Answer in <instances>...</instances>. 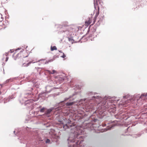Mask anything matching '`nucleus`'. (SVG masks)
I'll use <instances>...</instances> for the list:
<instances>
[{
    "label": "nucleus",
    "instance_id": "obj_10",
    "mask_svg": "<svg viewBox=\"0 0 147 147\" xmlns=\"http://www.w3.org/2000/svg\"><path fill=\"white\" fill-rule=\"evenodd\" d=\"M96 27L95 26H92V25H90L88 27V30L86 34V35L87 34L90 32V37H92L94 35V32H95L96 30Z\"/></svg>",
    "mask_w": 147,
    "mask_h": 147
},
{
    "label": "nucleus",
    "instance_id": "obj_43",
    "mask_svg": "<svg viewBox=\"0 0 147 147\" xmlns=\"http://www.w3.org/2000/svg\"><path fill=\"white\" fill-rule=\"evenodd\" d=\"M145 131H146V133H147V129H146V130H145Z\"/></svg>",
    "mask_w": 147,
    "mask_h": 147
},
{
    "label": "nucleus",
    "instance_id": "obj_51",
    "mask_svg": "<svg viewBox=\"0 0 147 147\" xmlns=\"http://www.w3.org/2000/svg\"><path fill=\"white\" fill-rule=\"evenodd\" d=\"M14 59H15V60H16V59H15V58H14Z\"/></svg>",
    "mask_w": 147,
    "mask_h": 147
},
{
    "label": "nucleus",
    "instance_id": "obj_47",
    "mask_svg": "<svg viewBox=\"0 0 147 147\" xmlns=\"http://www.w3.org/2000/svg\"><path fill=\"white\" fill-rule=\"evenodd\" d=\"M1 98H1V97H0V100L1 99Z\"/></svg>",
    "mask_w": 147,
    "mask_h": 147
},
{
    "label": "nucleus",
    "instance_id": "obj_31",
    "mask_svg": "<svg viewBox=\"0 0 147 147\" xmlns=\"http://www.w3.org/2000/svg\"><path fill=\"white\" fill-rule=\"evenodd\" d=\"M69 85H70L71 87H74L75 86V84H72L71 81L70 82V83L69 84Z\"/></svg>",
    "mask_w": 147,
    "mask_h": 147
},
{
    "label": "nucleus",
    "instance_id": "obj_39",
    "mask_svg": "<svg viewBox=\"0 0 147 147\" xmlns=\"http://www.w3.org/2000/svg\"><path fill=\"white\" fill-rule=\"evenodd\" d=\"M1 20L0 21V22H1L3 20V18L2 17L1 18Z\"/></svg>",
    "mask_w": 147,
    "mask_h": 147
},
{
    "label": "nucleus",
    "instance_id": "obj_25",
    "mask_svg": "<svg viewBox=\"0 0 147 147\" xmlns=\"http://www.w3.org/2000/svg\"><path fill=\"white\" fill-rule=\"evenodd\" d=\"M64 79L63 78L59 77L58 79V80L60 82H62L64 81Z\"/></svg>",
    "mask_w": 147,
    "mask_h": 147
},
{
    "label": "nucleus",
    "instance_id": "obj_22",
    "mask_svg": "<svg viewBox=\"0 0 147 147\" xmlns=\"http://www.w3.org/2000/svg\"><path fill=\"white\" fill-rule=\"evenodd\" d=\"M102 21V20H101L100 19L99 20H98V21L96 23V24L95 26H98L100 25V23Z\"/></svg>",
    "mask_w": 147,
    "mask_h": 147
},
{
    "label": "nucleus",
    "instance_id": "obj_27",
    "mask_svg": "<svg viewBox=\"0 0 147 147\" xmlns=\"http://www.w3.org/2000/svg\"><path fill=\"white\" fill-rule=\"evenodd\" d=\"M13 81V79L12 78H10L9 79L5 81L6 83H8L9 82H12Z\"/></svg>",
    "mask_w": 147,
    "mask_h": 147
},
{
    "label": "nucleus",
    "instance_id": "obj_45",
    "mask_svg": "<svg viewBox=\"0 0 147 147\" xmlns=\"http://www.w3.org/2000/svg\"><path fill=\"white\" fill-rule=\"evenodd\" d=\"M18 54H18H18L17 55H16V56H17V57H18Z\"/></svg>",
    "mask_w": 147,
    "mask_h": 147
},
{
    "label": "nucleus",
    "instance_id": "obj_29",
    "mask_svg": "<svg viewBox=\"0 0 147 147\" xmlns=\"http://www.w3.org/2000/svg\"><path fill=\"white\" fill-rule=\"evenodd\" d=\"M47 71L49 72V73L50 74H54L55 73L56 71L54 70H53V72H51L49 70H47Z\"/></svg>",
    "mask_w": 147,
    "mask_h": 147
},
{
    "label": "nucleus",
    "instance_id": "obj_18",
    "mask_svg": "<svg viewBox=\"0 0 147 147\" xmlns=\"http://www.w3.org/2000/svg\"><path fill=\"white\" fill-rule=\"evenodd\" d=\"M143 133H142L140 132L139 133L135 134L133 136V137L134 138H137L138 137H140V136Z\"/></svg>",
    "mask_w": 147,
    "mask_h": 147
},
{
    "label": "nucleus",
    "instance_id": "obj_3",
    "mask_svg": "<svg viewBox=\"0 0 147 147\" xmlns=\"http://www.w3.org/2000/svg\"><path fill=\"white\" fill-rule=\"evenodd\" d=\"M55 28L57 29L59 34L61 35L63 37L67 38L69 41L72 43L74 41V39L71 37L73 28L70 26L57 24L55 25Z\"/></svg>",
    "mask_w": 147,
    "mask_h": 147
},
{
    "label": "nucleus",
    "instance_id": "obj_13",
    "mask_svg": "<svg viewBox=\"0 0 147 147\" xmlns=\"http://www.w3.org/2000/svg\"><path fill=\"white\" fill-rule=\"evenodd\" d=\"M56 87H52L50 86H47L46 87V91L47 93H50L52 91L56 89Z\"/></svg>",
    "mask_w": 147,
    "mask_h": 147
},
{
    "label": "nucleus",
    "instance_id": "obj_6",
    "mask_svg": "<svg viewBox=\"0 0 147 147\" xmlns=\"http://www.w3.org/2000/svg\"><path fill=\"white\" fill-rule=\"evenodd\" d=\"M28 127H23L22 130H18L17 133V136H19L18 139H19L21 143L26 144L27 138L25 136L26 133L28 132Z\"/></svg>",
    "mask_w": 147,
    "mask_h": 147
},
{
    "label": "nucleus",
    "instance_id": "obj_41",
    "mask_svg": "<svg viewBox=\"0 0 147 147\" xmlns=\"http://www.w3.org/2000/svg\"><path fill=\"white\" fill-rule=\"evenodd\" d=\"M12 50H11V49L10 50V51H11V53H12L13 52V51H12Z\"/></svg>",
    "mask_w": 147,
    "mask_h": 147
},
{
    "label": "nucleus",
    "instance_id": "obj_12",
    "mask_svg": "<svg viewBox=\"0 0 147 147\" xmlns=\"http://www.w3.org/2000/svg\"><path fill=\"white\" fill-rule=\"evenodd\" d=\"M86 111L87 112H89L94 113L96 111H94L93 107L89 105L86 107Z\"/></svg>",
    "mask_w": 147,
    "mask_h": 147
},
{
    "label": "nucleus",
    "instance_id": "obj_48",
    "mask_svg": "<svg viewBox=\"0 0 147 147\" xmlns=\"http://www.w3.org/2000/svg\"><path fill=\"white\" fill-rule=\"evenodd\" d=\"M27 47H28V46H26V48H27Z\"/></svg>",
    "mask_w": 147,
    "mask_h": 147
},
{
    "label": "nucleus",
    "instance_id": "obj_36",
    "mask_svg": "<svg viewBox=\"0 0 147 147\" xmlns=\"http://www.w3.org/2000/svg\"><path fill=\"white\" fill-rule=\"evenodd\" d=\"M8 58H9L8 57H6V59L5 60V61H7V60H8Z\"/></svg>",
    "mask_w": 147,
    "mask_h": 147
},
{
    "label": "nucleus",
    "instance_id": "obj_30",
    "mask_svg": "<svg viewBox=\"0 0 147 147\" xmlns=\"http://www.w3.org/2000/svg\"><path fill=\"white\" fill-rule=\"evenodd\" d=\"M98 11L96 13V15H95V18H96L98 16V14H99V8L98 7Z\"/></svg>",
    "mask_w": 147,
    "mask_h": 147
},
{
    "label": "nucleus",
    "instance_id": "obj_46",
    "mask_svg": "<svg viewBox=\"0 0 147 147\" xmlns=\"http://www.w3.org/2000/svg\"><path fill=\"white\" fill-rule=\"evenodd\" d=\"M129 127H128L127 128L126 130H128V129H129Z\"/></svg>",
    "mask_w": 147,
    "mask_h": 147
},
{
    "label": "nucleus",
    "instance_id": "obj_33",
    "mask_svg": "<svg viewBox=\"0 0 147 147\" xmlns=\"http://www.w3.org/2000/svg\"><path fill=\"white\" fill-rule=\"evenodd\" d=\"M63 53V55L62 56H61V57H62L63 58H64L66 57V56L65 55V54H64V53Z\"/></svg>",
    "mask_w": 147,
    "mask_h": 147
},
{
    "label": "nucleus",
    "instance_id": "obj_26",
    "mask_svg": "<svg viewBox=\"0 0 147 147\" xmlns=\"http://www.w3.org/2000/svg\"><path fill=\"white\" fill-rule=\"evenodd\" d=\"M31 62H29L28 63H27V64H25V63H24L23 64V65L24 67H27L31 63Z\"/></svg>",
    "mask_w": 147,
    "mask_h": 147
},
{
    "label": "nucleus",
    "instance_id": "obj_9",
    "mask_svg": "<svg viewBox=\"0 0 147 147\" xmlns=\"http://www.w3.org/2000/svg\"><path fill=\"white\" fill-rule=\"evenodd\" d=\"M114 116L117 119L121 120L123 119L125 120H126L128 118V117L126 116L125 113L121 112H119L116 114Z\"/></svg>",
    "mask_w": 147,
    "mask_h": 147
},
{
    "label": "nucleus",
    "instance_id": "obj_28",
    "mask_svg": "<svg viewBox=\"0 0 147 147\" xmlns=\"http://www.w3.org/2000/svg\"><path fill=\"white\" fill-rule=\"evenodd\" d=\"M4 22H3V24H4L5 25L7 26L9 24V22L8 20H5V23L6 24H5Z\"/></svg>",
    "mask_w": 147,
    "mask_h": 147
},
{
    "label": "nucleus",
    "instance_id": "obj_2",
    "mask_svg": "<svg viewBox=\"0 0 147 147\" xmlns=\"http://www.w3.org/2000/svg\"><path fill=\"white\" fill-rule=\"evenodd\" d=\"M33 88H31L30 90L25 92L23 94L22 98V104L26 107L30 108V109H33V104L32 103L34 102H36L39 99V97L42 98H45L47 94V92H42L39 93L38 95L34 94L32 90Z\"/></svg>",
    "mask_w": 147,
    "mask_h": 147
},
{
    "label": "nucleus",
    "instance_id": "obj_7",
    "mask_svg": "<svg viewBox=\"0 0 147 147\" xmlns=\"http://www.w3.org/2000/svg\"><path fill=\"white\" fill-rule=\"evenodd\" d=\"M147 95H144V94H142L140 95V94H138L136 95H135L134 97H135L134 100L138 101L139 99L142 98V97L145 96H146ZM134 100L133 98L131 97V96L129 94L124 96L123 97V98L122 99V101L123 103H124L123 105L124 104H127L128 103L132 102Z\"/></svg>",
    "mask_w": 147,
    "mask_h": 147
},
{
    "label": "nucleus",
    "instance_id": "obj_16",
    "mask_svg": "<svg viewBox=\"0 0 147 147\" xmlns=\"http://www.w3.org/2000/svg\"><path fill=\"white\" fill-rule=\"evenodd\" d=\"M90 120L92 122L91 124H92V125L94 124L93 123L94 122V123L98 121V119L97 118H94V116H91L90 119Z\"/></svg>",
    "mask_w": 147,
    "mask_h": 147
},
{
    "label": "nucleus",
    "instance_id": "obj_20",
    "mask_svg": "<svg viewBox=\"0 0 147 147\" xmlns=\"http://www.w3.org/2000/svg\"><path fill=\"white\" fill-rule=\"evenodd\" d=\"M116 125L115 124H113L112 125H109L110 128H108V129H106V130L105 131H107L108 129V130H110L112 128H113Z\"/></svg>",
    "mask_w": 147,
    "mask_h": 147
},
{
    "label": "nucleus",
    "instance_id": "obj_38",
    "mask_svg": "<svg viewBox=\"0 0 147 147\" xmlns=\"http://www.w3.org/2000/svg\"><path fill=\"white\" fill-rule=\"evenodd\" d=\"M21 49V48H18L17 49H16V50H20Z\"/></svg>",
    "mask_w": 147,
    "mask_h": 147
},
{
    "label": "nucleus",
    "instance_id": "obj_53",
    "mask_svg": "<svg viewBox=\"0 0 147 147\" xmlns=\"http://www.w3.org/2000/svg\"><path fill=\"white\" fill-rule=\"evenodd\" d=\"M27 56H26L25 57H27Z\"/></svg>",
    "mask_w": 147,
    "mask_h": 147
},
{
    "label": "nucleus",
    "instance_id": "obj_50",
    "mask_svg": "<svg viewBox=\"0 0 147 147\" xmlns=\"http://www.w3.org/2000/svg\"><path fill=\"white\" fill-rule=\"evenodd\" d=\"M4 64V63H3V64H2V65H3Z\"/></svg>",
    "mask_w": 147,
    "mask_h": 147
},
{
    "label": "nucleus",
    "instance_id": "obj_56",
    "mask_svg": "<svg viewBox=\"0 0 147 147\" xmlns=\"http://www.w3.org/2000/svg\"><path fill=\"white\" fill-rule=\"evenodd\" d=\"M7 0H6V1H7Z\"/></svg>",
    "mask_w": 147,
    "mask_h": 147
},
{
    "label": "nucleus",
    "instance_id": "obj_32",
    "mask_svg": "<svg viewBox=\"0 0 147 147\" xmlns=\"http://www.w3.org/2000/svg\"><path fill=\"white\" fill-rule=\"evenodd\" d=\"M45 60V59H41L40 60L38 61V62H40L41 61L42 62V63L44 64L43 63H44L45 62H44V61Z\"/></svg>",
    "mask_w": 147,
    "mask_h": 147
},
{
    "label": "nucleus",
    "instance_id": "obj_21",
    "mask_svg": "<svg viewBox=\"0 0 147 147\" xmlns=\"http://www.w3.org/2000/svg\"><path fill=\"white\" fill-rule=\"evenodd\" d=\"M57 50V48L55 46H54L53 47L51 46V51H54V50Z\"/></svg>",
    "mask_w": 147,
    "mask_h": 147
},
{
    "label": "nucleus",
    "instance_id": "obj_14",
    "mask_svg": "<svg viewBox=\"0 0 147 147\" xmlns=\"http://www.w3.org/2000/svg\"><path fill=\"white\" fill-rule=\"evenodd\" d=\"M105 114L104 111L102 112L101 111H99L98 113L97 114V116L99 119H102L105 116Z\"/></svg>",
    "mask_w": 147,
    "mask_h": 147
},
{
    "label": "nucleus",
    "instance_id": "obj_44",
    "mask_svg": "<svg viewBox=\"0 0 147 147\" xmlns=\"http://www.w3.org/2000/svg\"><path fill=\"white\" fill-rule=\"evenodd\" d=\"M0 86H1V87H2L3 86V84H1Z\"/></svg>",
    "mask_w": 147,
    "mask_h": 147
},
{
    "label": "nucleus",
    "instance_id": "obj_52",
    "mask_svg": "<svg viewBox=\"0 0 147 147\" xmlns=\"http://www.w3.org/2000/svg\"><path fill=\"white\" fill-rule=\"evenodd\" d=\"M3 59H3H4V58H3V59Z\"/></svg>",
    "mask_w": 147,
    "mask_h": 147
},
{
    "label": "nucleus",
    "instance_id": "obj_8",
    "mask_svg": "<svg viewBox=\"0 0 147 147\" xmlns=\"http://www.w3.org/2000/svg\"><path fill=\"white\" fill-rule=\"evenodd\" d=\"M78 93L77 92H75L72 94V96H70L68 98H65L64 99V101H61L59 103L56 104L54 107L55 108V109L58 111L62 109L65 105V101H66L69 99H70L69 100H74V98H75L74 96L77 94Z\"/></svg>",
    "mask_w": 147,
    "mask_h": 147
},
{
    "label": "nucleus",
    "instance_id": "obj_55",
    "mask_svg": "<svg viewBox=\"0 0 147 147\" xmlns=\"http://www.w3.org/2000/svg\"><path fill=\"white\" fill-rule=\"evenodd\" d=\"M1 94V92L0 91V94Z\"/></svg>",
    "mask_w": 147,
    "mask_h": 147
},
{
    "label": "nucleus",
    "instance_id": "obj_54",
    "mask_svg": "<svg viewBox=\"0 0 147 147\" xmlns=\"http://www.w3.org/2000/svg\"><path fill=\"white\" fill-rule=\"evenodd\" d=\"M5 65V63H4V65Z\"/></svg>",
    "mask_w": 147,
    "mask_h": 147
},
{
    "label": "nucleus",
    "instance_id": "obj_5",
    "mask_svg": "<svg viewBox=\"0 0 147 147\" xmlns=\"http://www.w3.org/2000/svg\"><path fill=\"white\" fill-rule=\"evenodd\" d=\"M86 96L88 98V100L96 101L99 104L101 100H102L103 98L99 95L97 92H93L92 91H88L86 92Z\"/></svg>",
    "mask_w": 147,
    "mask_h": 147
},
{
    "label": "nucleus",
    "instance_id": "obj_40",
    "mask_svg": "<svg viewBox=\"0 0 147 147\" xmlns=\"http://www.w3.org/2000/svg\"><path fill=\"white\" fill-rule=\"evenodd\" d=\"M59 53H63L62 52V51H61V50H59Z\"/></svg>",
    "mask_w": 147,
    "mask_h": 147
},
{
    "label": "nucleus",
    "instance_id": "obj_19",
    "mask_svg": "<svg viewBox=\"0 0 147 147\" xmlns=\"http://www.w3.org/2000/svg\"><path fill=\"white\" fill-rule=\"evenodd\" d=\"M45 143L47 144H50L52 143L51 142L50 139H47L45 141Z\"/></svg>",
    "mask_w": 147,
    "mask_h": 147
},
{
    "label": "nucleus",
    "instance_id": "obj_24",
    "mask_svg": "<svg viewBox=\"0 0 147 147\" xmlns=\"http://www.w3.org/2000/svg\"><path fill=\"white\" fill-rule=\"evenodd\" d=\"M53 61V59H49L48 61H45V62L44 63H43L45 64H48L49 62H51Z\"/></svg>",
    "mask_w": 147,
    "mask_h": 147
},
{
    "label": "nucleus",
    "instance_id": "obj_42",
    "mask_svg": "<svg viewBox=\"0 0 147 147\" xmlns=\"http://www.w3.org/2000/svg\"><path fill=\"white\" fill-rule=\"evenodd\" d=\"M13 132L14 134H15V135H16V134L15 133V132H16L15 131H14Z\"/></svg>",
    "mask_w": 147,
    "mask_h": 147
},
{
    "label": "nucleus",
    "instance_id": "obj_1",
    "mask_svg": "<svg viewBox=\"0 0 147 147\" xmlns=\"http://www.w3.org/2000/svg\"><path fill=\"white\" fill-rule=\"evenodd\" d=\"M63 130L70 129V135L67 139L68 147H86L82 142L84 137L80 135L79 131L76 130V125L69 119H66L62 123Z\"/></svg>",
    "mask_w": 147,
    "mask_h": 147
},
{
    "label": "nucleus",
    "instance_id": "obj_23",
    "mask_svg": "<svg viewBox=\"0 0 147 147\" xmlns=\"http://www.w3.org/2000/svg\"><path fill=\"white\" fill-rule=\"evenodd\" d=\"M16 96V95L15 94H13L11 96H9V100L11 99L14 98Z\"/></svg>",
    "mask_w": 147,
    "mask_h": 147
},
{
    "label": "nucleus",
    "instance_id": "obj_17",
    "mask_svg": "<svg viewBox=\"0 0 147 147\" xmlns=\"http://www.w3.org/2000/svg\"><path fill=\"white\" fill-rule=\"evenodd\" d=\"M74 101H69L66 103H65V105H66V106L67 107H69L70 106H72L73 105L74 103Z\"/></svg>",
    "mask_w": 147,
    "mask_h": 147
},
{
    "label": "nucleus",
    "instance_id": "obj_37",
    "mask_svg": "<svg viewBox=\"0 0 147 147\" xmlns=\"http://www.w3.org/2000/svg\"><path fill=\"white\" fill-rule=\"evenodd\" d=\"M7 53H6L5 54H3V56H7Z\"/></svg>",
    "mask_w": 147,
    "mask_h": 147
},
{
    "label": "nucleus",
    "instance_id": "obj_35",
    "mask_svg": "<svg viewBox=\"0 0 147 147\" xmlns=\"http://www.w3.org/2000/svg\"><path fill=\"white\" fill-rule=\"evenodd\" d=\"M41 68H40V67H37V69L38 70V71H39V74L41 72V71H40L39 69H41Z\"/></svg>",
    "mask_w": 147,
    "mask_h": 147
},
{
    "label": "nucleus",
    "instance_id": "obj_34",
    "mask_svg": "<svg viewBox=\"0 0 147 147\" xmlns=\"http://www.w3.org/2000/svg\"><path fill=\"white\" fill-rule=\"evenodd\" d=\"M34 87H35L36 88H38V85H37V84H34Z\"/></svg>",
    "mask_w": 147,
    "mask_h": 147
},
{
    "label": "nucleus",
    "instance_id": "obj_49",
    "mask_svg": "<svg viewBox=\"0 0 147 147\" xmlns=\"http://www.w3.org/2000/svg\"><path fill=\"white\" fill-rule=\"evenodd\" d=\"M88 24H90V23H88Z\"/></svg>",
    "mask_w": 147,
    "mask_h": 147
},
{
    "label": "nucleus",
    "instance_id": "obj_4",
    "mask_svg": "<svg viewBox=\"0 0 147 147\" xmlns=\"http://www.w3.org/2000/svg\"><path fill=\"white\" fill-rule=\"evenodd\" d=\"M99 103L101 108H105V111H107L110 113H114L116 111V109L112 105L114 101L113 97L106 96Z\"/></svg>",
    "mask_w": 147,
    "mask_h": 147
},
{
    "label": "nucleus",
    "instance_id": "obj_15",
    "mask_svg": "<svg viewBox=\"0 0 147 147\" xmlns=\"http://www.w3.org/2000/svg\"><path fill=\"white\" fill-rule=\"evenodd\" d=\"M55 109V107H51L48 109H46L45 114L47 116L49 117L50 114L53 109Z\"/></svg>",
    "mask_w": 147,
    "mask_h": 147
},
{
    "label": "nucleus",
    "instance_id": "obj_11",
    "mask_svg": "<svg viewBox=\"0 0 147 147\" xmlns=\"http://www.w3.org/2000/svg\"><path fill=\"white\" fill-rule=\"evenodd\" d=\"M42 107L41 106H40L36 108V111L34 112V114H35V113H37V111H40L41 113H45V111L46 110V108L45 107H43L41 108Z\"/></svg>",
    "mask_w": 147,
    "mask_h": 147
}]
</instances>
